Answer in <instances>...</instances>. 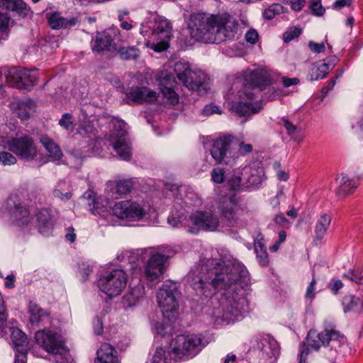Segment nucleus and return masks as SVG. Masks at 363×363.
Returning <instances> with one entry per match:
<instances>
[{
  "mask_svg": "<svg viewBox=\"0 0 363 363\" xmlns=\"http://www.w3.org/2000/svg\"><path fill=\"white\" fill-rule=\"evenodd\" d=\"M169 353H171V349L166 351L164 347H156L152 352L150 353L152 358L151 363H170L173 359L170 358L169 355Z\"/></svg>",
  "mask_w": 363,
  "mask_h": 363,
  "instance_id": "37998d69",
  "label": "nucleus"
},
{
  "mask_svg": "<svg viewBox=\"0 0 363 363\" xmlns=\"http://www.w3.org/2000/svg\"><path fill=\"white\" fill-rule=\"evenodd\" d=\"M242 170L246 189H250L262 184L264 178L262 168L245 165L242 167Z\"/></svg>",
  "mask_w": 363,
  "mask_h": 363,
  "instance_id": "bb28decb",
  "label": "nucleus"
},
{
  "mask_svg": "<svg viewBox=\"0 0 363 363\" xmlns=\"http://www.w3.org/2000/svg\"><path fill=\"white\" fill-rule=\"evenodd\" d=\"M119 54L123 60L135 59L139 56V50L135 47L121 48Z\"/></svg>",
  "mask_w": 363,
  "mask_h": 363,
  "instance_id": "3c124183",
  "label": "nucleus"
},
{
  "mask_svg": "<svg viewBox=\"0 0 363 363\" xmlns=\"http://www.w3.org/2000/svg\"><path fill=\"white\" fill-rule=\"evenodd\" d=\"M28 312L30 314V323L35 325H38L44 318H47L49 315V313L33 302H30L28 305Z\"/></svg>",
  "mask_w": 363,
  "mask_h": 363,
  "instance_id": "4c0bfd02",
  "label": "nucleus"
},
{
  "mask_svg": "<svg viewBox=\"0 0 363 363\" xmlns=\"http://www.w3.org/2000/svg\"><path fill=\"white\" fill-rule=\"evenodd\" d=\"M126 97L128 100L135 104H143L144 102H153L157 99L156 91L146 86H133L126 93Z\"/></svg>",
  "mask_w": 363,
  "mask_h": 363,
  "instance_id": "a878e982",
  "label": "nucleus"
},
{
  "mask_svg": "<svg viewBox=\"0 0 363 363\" xmlns=\"http://www.w3.org/2000/svg\"><path fill=\"white\" fill-rule=\"evenodd\" d=\"M0 162L4 166L16 164L17 159L11 152L0 151Z\"/></svg>",
  "mask_w": 363,
  "mask_h": 363,
  "instance_id": "603ef678",
  "label": "nucleus"
},
{
  "mask_svg": "<svg viewBox=\"0 0 363 363\" xmlns=\"http://www.w3.org/2000/svg\"><path fill=\"white\" fill-rule=\"evenodd\" d=\"M278 123L285 128L286 134L294 142L300 143L304 138V131L301 126L294 123L287 118H281Z\"/></svg>",
  "mask_w": 363,
  "mask_h": 363,
  "instance_id": "7c9ffc66",
  "label": "nucleus"
},
{
  "mask_svg": "<svg viewBox=\"0 0 363 363\" xmlns=\"http://www.w3.org/2000/svg\"><path fill=\"white\" fill-rule=\"evenodd\" d=\"M187 281L198 295L208 298L216 291L221 293L219 307L211 313L216 325L233 323L247 312L251 279L248 270L238 260L201 259L189 272Z\"/></svg>",
  "mask_w": 363,
  "mask_h": 363,
  "instance_id": "f257e3e1",
  "label": "nucleus"
},
{
  "mask_svg": "<svg viewBox=\"0 0 363 363\" xmlns=\"http://www.w3.org/2000/svg\"><path fill=\"white\" fill-rule=\"evenodd\" d=\"M329 70L326 64L322 61H318L314 63L311 69L309 77L311 81H318L325 78Z\"/></svg>",
  "mask_w": 363,
  "mask_h": 363,
  "instance_id": "79ce46f5",
  "label": "nucleus"
},
{
  "mask_svg": "<svg viewBox=\"0 0 363 363\" xmlns=\"http://www.w3.org/2000/svg\"><path fill=\"white\" fill-rule=\"evenodd\" d=\"M9 330L11 332V340L16 347L14 363H26L27 361V352L23 348L28 344L26 335L16 326V322H9Z\"/></svg>",
  "mask_w": 363,
  "mask_h": 363,
  "instance_id": "5701e85b",
  "label": "nucleus"
},
{
  "mask_svg": "<svg viewBox=\"0 0 363 363\" xmlns=\"http://www.w3.org/2000/svg\"><path fill=\"white\" fill-rule=\"evenodd\" d=\"M6 208L13 223L19 227L27 225H35L40 234L48 236L53 228V220L48 209L38 210L35 215V221L30 220V212L23 206L16 196H11L6 202Z\"/></svg>",
  "mask_w": 363,
  "mask_h": 363,
  "instance_id": "20e7f679",
  "label": "nucleus"
},
{
  "mask_svg": "<svg viewBox=\"0 0 363 363\" xmlns=\"http://www.w3.org/2000/svg\"><path fill=\"white\" fill-rule=\"evenodd\" d=\"M40 142L47 151L51 161L57 162L62 157L63 154L60 146L52 138L48 135H42Z\"/></svg>",
  "mask_w": 363,
  "mask_h": 363,
  "instance_id": "2f4dec72",
  "label": "nucleus"
},
{
  "mask_svg": "<svg viewBox=\"0 0 363 363\" xmlns=\"http://www.w3.org/2000/svg\"><path fill=\"white\" fill-rule=\"evenodd\" d=\"M145 297V286L138 283L135 286H130L127 293L123 296L122 303L125 311L132 310L142 303Z\"/></svg>",
  "mask_w": 363,
  "mask_h": 363,
  "instance_id": "393cba45",
  "label": "nucleus"
},
{
  "mask_svg": "<svg viewBox=\"0 0 363 363\" xmlns=\"http://www.w3.org/2000/svg\"><path fill=\"white\" fill-rule=\"evenodd\" d=\"M338 187L336 194L339 198H344L351 194L358 186L357 182L350 178L346 174H341L336 177Z\"/></svg>",
  "mask_w": 363,
  "mask_h": 363,
  "instance_id": "c85d7f7f",
  "label": "nucleus"
},
{
  "mask_svg": "<svg viewBox=\"0 0 363 363\" xmlns=\"http://www.w3.org/2000/svg\"><path fill=\"white\" fill-rule=\"evenodd\" d=\"M218 209L221 218L228 226H236L245 220L247 213L245 208L240 203L234 196L222 197L218 203Z\"/></svg>",
  "mask_w": 363,
  "mask_h": 363,
  "instance_id": "2eb2a0df",
  "label": "nucleus"
},
{
  "mask_svg": "<svg viewBox=\"0 0 363 363\" xmlns=\"http://www.w3.org/2000/svg\"><path fill=\"white\" fill-rule=\"evenodd\" d=\"M345 277L358 284H363V271L352 270L345 274Z\"/></svg>",
  "mask_w": 363,
  "mask_h": 363,
  "instance_id": "4d7b16f0",
  "label": "nucleus"
},
{
  "mask_svg": "<svg viewBox=\"0 0 363 363\" xmlns=\"http://www.w3.org/2000/svg\"><path fill=\"white\" fill-rule=\"evenodd\" d=\"M331 223V217L329 214L322 213L318 218L315 225L314 241L318 244L325 237Z\"/></svg>",
  "mask_w": 363,
  "mask_h": 363,
  "instance_id": "473e14b6",
  "label": "nucleus"
},
{
  "mask_svg": "<svg viewBox=\"0 0 363 363\" xmlns=\"http://www.w3.org/2000/svg\"><path fill=\"white\" fill-rule=\"evenodd\" d=\"M342 304L345 313L350 311L355 313L363 312V302L359 298L355 296H345L342 299Z\"/></svg>",
  "mask_w": 363,
  "mask_h": 363,
  "instance_id": "c9c22d12",
  "label": "nucleus"
},
{
  "mask_svg": "<svg viewBox=\"0 0 363 363\" xmlns=\"http://www.w3.org/2000/svg\"><path fill=\"white\" fill-rule=\"evenodd\" d=\"M316 284L317 281L313 277L311 282L309 283L308 286H307L306 294H305V298L307 301H309L310 302H312L313 300L315 298L317 290H316Z\"/></svg>",
  "mask_w": 363,
  "mask_h": 363,
  "instance_id": "5fc2aeb1",
  "label": "nucleus"
},
{
  "mask_svg": "<svg viewBox=\"0 0 363 363\" xmlns=\"http://www.w3.org/2000/svg\"><path fill=\"white\" fill-rule=\"evenodd\" d=\"M96 355L100 363H118L121 360L117 350L108 343L101 344Z\"/></svg>",
  "mask_w": 363,
  "mask_h": 363,
  "instance_id": "c756f323",
  "label": "nucleus"
},
{
  "mask_svg": "<svg viewBox=\"0 0 363 363\" xmlns=\"http://www.w3.org/2000/svg\"><path fill=\"white\" fill-rule=\"evenodd\" d=\"M170 330L171 327L164 323L157 322L154 325V330L155 333L161 336H164Z\"/></svg>",
  "mask_w": 363,
  "mask_h": 363,
  "instance_id": "13d9d810",
  "label": "nucleus"
},
{
  "mask_svg": "<svg viewBox=\"0 0 363 363\" xmlns=\"http://www.w3.org/2000/svg\"><path fill=\"white\" fill-rule=\"evenodd\" d=\"M174 72L178 79L189 89L199 94L207 91L208 77L203 71L192 69L188 62L179 60L174 65Z\"/></svg>",
  "mask_w": 363,
  "mask_h": 363,
  "instance_id": "9d476101",
  "label": "nucleus"
},
{
  "mask_svg": "<svg viewBox=\"0 0 363 363\" xmlns=\"http://www.w3.org/2000/svg\"><path fill=\"white\" fill-rule=\"evenodd\" d=\"M111 130L106 136V140L109 143L119 157L125 161L131 159L132 149L130 143L127 137L126 124L124 121L113 118L110 123Z\"/></svg>",
  "mask_w": 363,
  "mask_h": 363,
  "instance_id": "9b49d317",
  "label": "nucleus"
},
{
  "mask_svg": "<svg viewBox=\"0 0 363 363\" xmlns=\"http://www.w3.org/2000/svg\"><path fill=\"white\" fill-rule=\"evenodd\" d=\"M226 185L229 189L235 191L246 189L242 167L233 170V174L227 178Z\"/></svg>",
  "mask_w": 363,
  "mask_h": 363,
  "instance_id": "f704fd0d",
  "label": "nucleus"
},
{
  "mask_svg": "<svg viewBox=\"0 0 363 363\" xmlns=\"http://www.w3.org/2000/svg\"><path fill=\"white\" fill-rule=\"evenodd\" d=\"M245 38L247 43L255 44L258 40L259 35L256 30L252 28L245 33Z\"/></svg>",
  "mask_w": 363,
  "mask_h": 363,
  "instance_id": "680f3d73",
  "label": "nucleus"
},
{
  "mask_svg": "<svg viewBox=\"0 0 363 363\" xmlns=\"http://www.w3.org/2000/svg\"><path fill=\"white\" fill-rule=\"evenodd\" d=\"M243 77L247 84L238 91V101L232 102L231 109L240 116H248L261 110L262 106L257 103L259 96L256 91H258L255 88L269 84L271 76L267 69L259 67L247 69Z\"/></svg>",
  "mask_w": 363,
  "mask_h": 363,
  "instance_id": "7ed1b4c3",
  "label": "nucleus"
},
{
  "mask_svg": "<svg viewBox=\"0 0 363 363\" xmlns=\"http://www.w3.org/2000/svg\"><path fill=\"white\" fill-rule=\"evenodd\" d=\"M285 12V8L279 4H273L264 9L263 18L266 20H272L276 16Z\"/></svg>",
  "mask_w": 363,
  "mask_h": 363,
  "instance_id": "de8ad7c7",
  "label": "nucleus"
},
{
  "mask_svg": "<svg viewBox=\"0 0 363 363\" xmlns=\"http://www.w3.org/2000/svg\"><path fill=\"white\" fill-rule=\"evenodd\" d=\"M203 112L204 115H211L213 113H220L219 107L218 106L213 104L206 105L203 109Z\"/></svg>",
  "mask_w": 363,
  "mask_h": 363,
  "instance_id": "338daca9",
  "label": "nucleus"
},
{
  "mask_svg": "<svg viewBox=\"0 0 363 363\" xmlns=\"http://www.w3.org/2000/svg\"><path fill=\"white\" fill-rule=\"evenodd\" d=\"M35 340L40 347L53 357L62 355L63 352H67L61 336L52 330L45 329L37 331Z\"/></svg>",
  "mask_w": 363,
  "mask_h": 363,
  "instance_id": "a211bd4d",
  "label": "nucleus"
},
{
  "mask_svg": "<svg viewBox=\"0 0 363 363\" xmlns=\"http://www.w3.org/2000/svg\"><path fill=\"white\" fill-rule=\"evenodd\" d=\"M280 80L283 84V86L285 88H289L291 86L297 85L300 82L299 79L297 77L289 78L284 76L281 77Z\"/></svg>",
  "mask_w": 363,
  "mask_h": 363,
  "instance_id": "052dcab7",
  "label": "nucleus"
},
{
  "mask_svg": "<svg viewBox=\"0 0 363 363\" xmlns=\"http://www.w3.org/2000/svg\"><path fill=\"white\" fill-rule=\"evenodd\" d=\"M259 361L275 363L281 354V347L274 337L269 334L262 335L257 342Z\"/></svg>",
  "mask_w": 363,
  "mask_h": 363,
  "instance_id": "412c9836",
  "label": "nucleus"
},
{
  "mask_svg": "<svg viewBox=\"0 0 363 363\" xmlns=\"http://www.w3.org/2000/svg\"><path fill=\"white\" fill-rule=\"evenodd\" d=\"M48 23L52 29L70 28L77 23V18H65L59 12L46 13Z\"/></svg>",
  "mask_w": 363,
  "mask_h": 363,
  "instance_id": "cd10ccee",
  "label": "nucleus"
},
{
  "mask_svg": "<svg viewBox=\"0 0 363 363\" xmlns=\"http://www.w3.org/2000/svg\"><path fill=\"white\" fill-rule=\"evenodd\" d=\"M86 199L89 206V210L94 215H99L106 220L108 224L114 225L112 218L113 214L109 201L104 198L99 197L95 199L91 194H89Z\"/></svg>",
  "mask_w": 363,
  "mask_h": 363,
  "instance_id": "b1692460",
  "label": "nucleus"
},
{
  "mask_svg": "<svg viewBox=\"0 0 363 363\" xmlns=\"http://www.w3.org/2000/svg\"><path fill=\"white\" fill-rule=\"evenodd\" d=\"M215 16L217 43L235 38L239 26L236 19L228 13Z\"/></svg>",
  "mask_w": 363,
  "mask_h": 363,
  "instance_id": "4be33fe9",
  "label": "nucleus"
},
{
  "mask_svg": "<svg viewBox=\"0 0 363 363\" xmlns=\"http://www.w3.org/2000/svg\"><path fill=\"white\" fill-rule=\"evenodd\" d=\"M274 221L276 224L282 227H289L291 225L290 222L284 216L283 214L277 215L274 218Z\"/></svg>",
  "mask_w": 363,
  "mask_h": 363,
  "instance_id": "69168bd1",
  "label": "nucleus"
},
{
  "mask_svg": "<svg viewBox=\"0 0 363 363\" xmlns=\"http://www.w3.org/2000/svg\"><path fill=\"white\" fill-rule=\"evenodd\" d=\"M11 17L7 11L0 9V39H6L9 33Z\"/></svg>",
  "mask_w": 363,
  "mask_h": 363,
  "instance_id": "49530a36",
  "label": "nucleus"
},
{
  "mask_svg": "<svg viewBox=\"0 0 363 363\" xmlns=\"http://www.w3.org/2000/svg\"><path fill=\"white\" fill-rule=\"evenodd\" d=\"M150 210V204L132 200L117 202L111 208L113 216L126 221L141 220L149 213Z\"/></svg>",
  "mask_w": 363,
  "mask_h": 363,
  "instance_id": "4468645a",
  "label": "nucleus"
},
{
  "mask_svg": "<svg viewBox=\"0 0 363 363\" xmlns=\"http://www.w3.org/2000/svg\"><path fill=\"white\" fill-rule=\"evenodd\" d=\"M191 229V233L195 230L214 232L220 227V218L211 209L196 211L191 213L189 220Z\"/></svg>",
  "mask_w": 363,
  "mask_h": 363,
  "instance_id": "dca6fc26",
  "label": "nucleus"
},
{
  "mask_svg": "<svg viewBox=\"0 0 363 363\" xmlns=\"http://www.w3.org/2000/svg\"><path fill=\"white\" fill-rule=\"evenodd\" d=\"M239 150L238 152L241 155H245L252 151V146L251 144H245L242 142L238 144Z\"/></svg>",
  "mask_w": 363,
  "mask_h": 363,
  "instance_id": "774afa93",
  "label": "nucleus"
},
{
  "mask_svg": "<svg viewBox=\"0 0 363 363\" xmlns=\"http://www.w3.org/2000/svg\"><path fill=\"white\" fill-rule=\"evenodd\" d=\"M254 247L257 262L261 266H267L269 263V256L264 243L262 240H257Z\"/></svg>",
  "mask_w": 363,
  "mask_h": 363,
  "instance_id": "c03bdc74",
  "label": "nucleus"
},
{
  "mask_svg": "<svg viewBox=\"0 0 363 363\" xmlns=\"http://www.w3.org/2000/svg\"><path fill=\"white\" fill-rule=\"evenodd\" d=\"M301 33V28L298 27H291L283 34V40L286 43H289L297 38Z\"/></svg>",
  "mask_w": 363,
  "mask_h": 363,
  "instance_id": "6e6d98bb",
  "label": "nucleus"
},
{
  "mask_svg": "<svg viewBox=\"0 0 363 363\" xmlns=\"http://www.w3.org/2000/svg\"><path fill=\"white\" fill-rule=\"evenodd\" d=\"M52 194L62 201H67L72 197L69 184L65 181L59 182L53 189Z\"/></svg>",
  "mask_w": 363,
  "mask_h": 363,
  "instance_id": "58836bf2",
  "label": "nucleus"
},
{
  "mask_svg": "<svg viewBox=\"0 0 363 363\" xmlns=\"http://www.w3.org/2000/svg\"><path fill=\"white\" fill-rule=\"evenodd\" d=\"M128 279V274L122 267H108L100 275L97 285L100 291L113 298L122 294L127 286Z\"/></svg>",
  "mask_w": 363,
  "mask_h": 363,
  "instance_id": "1a4fd4ad",
  "label": "nucleus"
},
{
  "mask_svg": "<svg viewBox=\"0 0 363 363\" xmlns=\"http://www.w3.org/2000/svg\"><path fill=\"white\" fill-rule=\"evenodd\" d=\"M20 71L21 68L13 67L9 69L2 67L0 69V77L1 78H5V82L9 86L21 89Z\"/></svg>",
  "mask_w": 363,
  "mask_h": 363,
  "instance_id": "72a5a7b5",
  "label": "nucleus"
},
{
  "mask_svg": "<svg viewBox=\"0 0 363 363\" xmlns=\"http://www.w3.org/2000/svg\"><path fill=\"white\" fill-rule=\"evenodd\" d=\"M21 89L29 90L38 79V74L36 69H28L21 68Z\"/></svg>",
  "mask_w": 363,
  "mask_h": 363,
  "instance_id": "e433bc0d",
  "label": "nucleus"
},
{
  "mask_svg": "<svg viewBox=\"0 0 363 363\" xmlns=\"http://www.w3.org/2000/svg\"><path fill=\"white\" fill-rule=\"evenodd\" d=\"M175 251L168 246H157L123 250L118 252L116 259L131 264L133 274L138 271L147 281H157L164 273L168 260L174 256Z\"/></svg>",
  "mask_w": 363,
  "mask_h": 363,
  "instance_id": "f03ea898",
  "label": "nucleus"
},
{
  "mask_svg": "<svg viewBox=\"0 0 363 363\" xmlns=\"http://www.w3.org/2000/svg\"><path fill=\"white\" fill-rule=\"evenodd\" d=\"M160 91L166 103L171 105H175L179 103V95L172 89V86L162 88Z\"/></svg>",
  "mask_w": 363,
  "mask_h": 363,
  "instance_id": "8fccbe9b",
  "label": "nucleus"
},
{
  "mask_svg": "<svg viewBox=\"0 0 363 363\" xmlns=\"http://www.w3.org/2000/svg\"><path fill=\"white\" fill-rule=\"evenodd\" d=\"M35 111V103L30 99L21 101L18 104L17 115L21 120H27Z\"/></svg>",
  "mask_w": 363,
  "mask_h": 363,
  "instance_id": "ea45409f",
  "label": "nucleus"
},
{
  "mask_svg": "<svg viewBox=\"0 0 363 363\" xmlns=\"http://www.w3.org/2000/svg\"><path fill=\"white\" fill-rule=\"evenodd\" d=\"M140 33L147 40V46L160 52L169 48L172 26L165 18L155 16L141 24Z\"/></svg>",
  "mask_w": 363,
  "mask_h": 363,
  "instance_id": "423d86ee",
  "label": "nucleus"
},
{
  "mask_svg": "<svg viewBox=\"0 0 363 363\" xmlns=\"http://www.w3.org/2000/svg\"><path fill=\"white\" fill-rule=\"evenodd\" d=\"M181 294L177 283L165 281L157 294V301L163 316L171 320L179 308Z\"/></svg>",
  "mask_w": 363,
  "mask_h": 363,
  "instance_id": "ddd939ff",
  "label": "nucleus"
},
{
  "mask_svg": "<svg viewBox=\"0 0 363 363\" xmlns=\"http://www.w3.org/2000/svg\"><path fill=\"white\" fill-rule=\"evenodd\" d=\"M208 344L202 334H183L172 338L169 354L174 362H187L196 355Z\"/></svg>",
  "mask_w": 363,
  "mask_h": 363,
  "instance_id": "0eeeda50",
  "label": "nucleus"
},
{
  "mask_svg": "<svg viewBox=\"0 0 363 363\" xmlns=\"http://www.w3.org/2000/svg\"><path fill=\"white\" fill-rule=\"evenodd\" d=\"M216 16L197 14L191 16L189 28L191 36L204 43H217Z\"/></svg>",
  "mask_w": 363,
  "mask_h": 363,
  "instance_id": "f8f14e48",
  "label": "nucleus"
},
{
  "mask_svg": "<svg viewBox=\"0 0 363 363\" xmlns=\"http://www.w3.org/2000/svg\"><path fill=\"white\" fill-rule=\"evenodd\" d=\"M346 342V337L339 331L333 328H325L318 333L310 330L306 337V348H303L299 356V363H304L309 354L310 349L318 350L321 347L329 349L330 354L328 359L333 360L338 350Z\"/></svg>",
  "mask_w": 363,
  "mask_h": 363,
  "instance_id": "39448f33",
  "label": "nucleus"
},
{
  "mask_svg": "<svg viewBox=\"0 0 363 363\" xmlns=\"http://www.w3.org/2000/svg\"><path fill=\"white\" fill-rule=\"evenodd\" d=\"M233 139V136L226 135L213 142L210 152L217 164L232 165L235 162V154L232 150Z\"/></svg>",
  "mask_w": 363,
  "mask_h": 363,
  "instance_id": "6ab92c4d",
  "label": "nucleus"
},
{
  "mask_svg": "<svg viewBox=\"0 0 363 363\" xmlns=\"http://www.w3.org/2000/svg\"><path fill=\"white\" fill-rule=\"evenodd\" d=\"M174 190H177L181 197H176L173 209L168 217V223L173 227L178 228L183 225L186 219L185 207H199L202 201L196 192L186 186H174Z\"/></svg>",
  "mask_w": 363,
  "mask_h": 363,
  "instance_id": "6e6552de",
  "label": "nucleus"
},
{
  "mask_svg": "<svg viewBox=\"0 0 363 363\" xmlns=\"http://www.w3.org/2000/svg\"><path fill=\"white\" fill-rule=\"evenodd\" d=\"M8 150L26 162L35 160L38 150L33 139L28 135L12 138L6 142Z\"/></svg>",
  "mask_w": 363,
  "mask_h": 363,
  "instance_id": "f3484780",
  "label": "nucleus"
},
{
  "mask_svg": "<svg viewBox=\"0 0 363 363\" xmlns=\"http://www.w3.org/2000/svg\"><path fill=\"white\" fill-rule=\"evenodd\" d=\"M312 12L318 16H321L325 13V9L323 7L320 1H313L310 6Z\"/></svg>",
  "mask_w": 363,
  "mask_h": 363,
  "instance_id": "bf43d9fd",
  "label": "nucleus"
},
{
  "mask_svg": "<svg viewBox=\"0 0 363 363\" xmlns=\"http://www.w3.org/2000/svg\"><path fill=\"white\" fill-rule=\"evenodd\" d=\"M58 124L68 133H72L76 126L75 123H74L73 116L68 113L62 114L61 118L58 121Z\"/></svg>",
  "mask_w": 363,
  "mask_h": 363,
  "instance_id": "09e8293b",
  "label": "nucleus"
},
{
  "mask_svg": "<svg viewBox=\"0 0 363 363\" xmlns=\"http://www.w3.org/2000/svg\"><path fill=\"white\" fill-rule=\"evenodd\" d=\"M211 180L216 184H221L225 181V172L224 169L216 167L211 173Z\"/></svg>",
  "mask_w": 363,
  "mask_h": 363,
  "instance_id": "864d4df0",
  "label": "nucleus"
},
{
  "mask_svg": "<svg viewBox=\"0 0 363 363\" xmlns=\"http://www.w3.org/2000/svg\"><path fill=\"white\" fill-rule=\"evenodd\" d=\"M136 183L135 179H118L116 182V189L118 194H127L131 191L135 184Z\"/></svg>",
  "mask_w": 363,
  "mask_h": 363,
  "instance_id": "a18cd8bd",
  "label": "nucleus"
},
{
  "mask_svg": "<svg viewBox=\"0 0 363 363\" xmlns=\"http://www.w3.org/2000/svg\"><path fill=\"white\" fill-rule=\"evenodd\" d=\"M308 47L314 53H320L325 50V45L323 43H317L313 41L308 43Z\"/></svg>",
  "mask_w": 363,
  "mask_h": 363,
  "instance_id": "0e129e2a",
  "label": "nucleus"
},
{
  "mask_svg": "<svg viewBox=\"0 0 363 363\" xmlns=\"http://www.w3.org/2000/svg\"><path fill=\"white\" fill-rule=\"evenodd\" d=\"M94 331L96 335H101L104 331V323L102 319L98 316L94 320Z\"/></svg>",
  "mask_w": 363,
  "mask_h": 363,
  "instance_id": "e2e57ef3",
  "label": "nucleus"
},
{
  "mask_svg": "<svg viewBox=\"0 0 363 363\" xmlns=\"http://www.w3.org/2000/svg\"><path fill=\"white\" fill-rule=\"evenodd\" d=\"M155 77L160 90L162 88L172 86L175 83L172 74L164 69L157 71Z\"/></svg>",
  "mask_w": 363,
  "mask_h": 363,
  "instance_id": "a19ab883",
  "label": "nucleus"
},
{
  "mask_svg": "<svg viewBox=\"0 0 363 363\" xmlns=\"http://www.w3.org/2000/svg\"><path fill=\"white\" fill-rule=\"evenodd\" d=\"M121 41L120 30L118 27L112 26L102 32L96 33L95 39L91 41V49L96 53L110 51L116 49V42Z\"/></svg>",
  "mask_w": 363,
  "mask_h": 363,
  "instance_id": "aec40b11",
  "label": "nucleus"
}]
</instances>
